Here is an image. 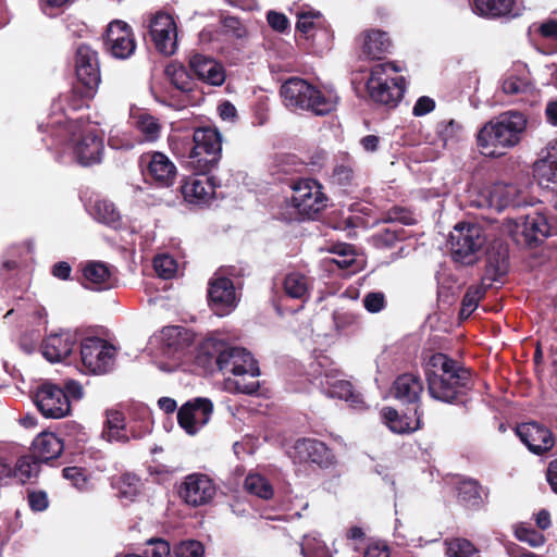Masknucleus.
Here are the masks:
<instances>
[{
    "instance_id": "f257e3e1",
    "label": "nucleus",
    "mask_w": 557,
    "mask_h": 557,
    "mask_svg": "<svg viewBox=\"0 0 557 557\" xmlns=\"http://www.w3.org/2000/svg\"><path fill=\"white\" fill-rule=\"evenodd\" d=\"M431 398L454 406H466L474 387L473 372L443 352L432 354L424 364Z\"/></svg>"
},
{
    "instance_id": "f03ea898",
    "label": "nucleus",
    "mask_w": 557,
    "mask_h": 557,
    "mask_svg": "<svg viewBox=\"0 0 557 557\" xmlns=\"http://www.w3.org/2000/svg\"><path fill=\"white\" fill-rule=\"evenodd\" d=\"M527 116L509 110L494 116L484 123L476 134V145L480 152L490 158H499L518 146L527 132Z\"/></svg>"
},
{
    "instance_id": "7ed1b4c3",
    "label": "nucleus",
    "mask_w": 557,
    "mask_h": 557,
    "mask_svg": "<svg viewBox=\"0 0 557 557\" xmlns=\"http://www.w3.org/2000/svg\"><path fill=\"white\" fill-rule=\"evenodd\" d=\"M280 95L285 107L290 110H304L324 116L336 108V102L331 97L300 77L286 79L280 88Z\"/></svg>"
},
{
    "instance_id": "20e7f679",
    "label": "nucleus",
    "mask_w": 557,
    "mask_h": 557,
    "mask_svg": "<svg viewBox=\"0 0 557 557\" xmlns=\"http://www.w3.org/2000/svg\"><path fill=\"white\" fill-rule=\"evenodd\" d=\"M389 71L398 73L400 69L394 62L379 63L372 66L366 88L372 101L395 108L404 97L406 79L404 76L389 77Z\"/></svg>"
},
{
    "instance_id": "39448f33",
    "label": "nucleus",
    "mask_w": 557,
    "mask_h": 557,
    "mask_svg": "<svg viewBox=\"0 0 557 557\" xmlns=\"http://www.w3.org/2000/svg\"><path fill=\"white\" fill-rule=\"evenodd\" d=\"M59 132L64 134V139L60 143L69 140L74 145V154L79 164L84 166L99 163L103 153V140L97 134L96 129H91L89 122L82 117L67 122Z\"/></svg>"
},
{
    "instance_id": "423d86ee",
    "label": "nucleus",
    "mask_w": 557,
    "mask_h": 557,
    "mask_svg": "<svg viewBox=\"0 0 557 557\" xmlns=\"http://www.w3.org/2000/svg\"><path fill=\"white\" fill-rule=\"evenodd\" d=\"M222 156V136L216 128L199 127L193 134L188 164L198 173L211 172Z\"/></svg>"
},
{
    "instance_id": "0eeeda50",
    "label": "nucleus",
    "mask_w": 557,
    "mask_h": 557,
    "mask_svg": "<svg viewBox=\"0 0 557 557\" xmlns=\"http://www.w3.org/2000/svg\"><path fill=\"white\" fill-rule=\"evenodd\" d=\"M98 87L99 86L89 85L88 83L82 84L75 82L69 92L61 95L52 102L51 109L53 115L49 117L46 125L40 124L39 129L42 132L51 129V133L54 134L55 127H58V129L63 128L67 122H71L66 115V110L77 111L84 107H88V102L96 96Z\"/></svg>"
},
{
    "instance_id": "6e6552de",
    "label": "nucleus",
    "mask_w": 557,
    "mask_h": 557,
    "mask_svg": "<svg viewBox=\"0 0 557 557\" xmlns=\"http://www.w3.org/2000/svg\"><path fill=\"white\" fill-rule=\"evenodd\" d=\"M486 243V236L481 225L475 223H460L450 234L451 257L462 264H471L475 255Z\"/></svg>"
},
{
    "instance_id": "1a4fd4ad",
    "label": "nucleus",
    "mask_w": 557,
    "mask_h": 557,
    "mask_svg": "<svg viewBox=\"0 0 557 557\" xmlns=\"http://www.w3.org/2000/svg\"><path fill=\"white\" fill-rule=\"evenodd\" d=\"M296 30L301 38L311 41V48L317 54H321L332 47L333 30L319 11L298 12Z\"/></svg>"
},
{
    "instance_id": "9d476101",
    "label": "nucleus",
    "mask_w": 557,
    "mask_h": 557,
    "mask_svg": "<svg viewBox=\"0 0 557 557\" xmlns=\"http://www.w3.org/2000/svg\"><path fill=\"white\" fill-rule=\"evenodd\" d=\"M292 203L298 213L307 219H314L326 208L327 197L322 185L313 178L292 180Z\"/></svg>"
},
{
    "instance_id": "9b49d317",
    "label": "nucleus",
    "mask_w": 557,
    "mask_h": 557,
    "mask_svg": "<svg viewBox=\"0 0 557 557\" xmlns=\"http://www.w3.org/2000/svg\"><path fill=\"white\" fill-rule=\"evenodd\" d=\"M290 458L295 463L315 466L322 470L333 468L337 461L332 448L311 437L298 438L292 447Z\"/></svg>"
},
{
    "instance_id": "f8f14e48",
    "label": "nucleus",
    "mask_w": 557,
    "mask_h": 557,
    "mask_svg": "<svg viewBox=\"0 0 557 557\" xmlns=\"http://www.w3.org/2000/svg\"><path fill=\"white\" fill-rule=\"evenodd\" d=\"M81 360L89 373H106L114 362L115 348L100 337H87L81 342Z\"/></svg>"
},
{
    "instance_id": "ddd939ff",
    "label": "nucleus",
    "mask_w": 557,
    "mask_h": 557,
    "mask_svg": "<svg viewBox=\"0 0 557 557\" xmlns=\"http://www.w3.org/2000/svg\"><path fill=\"white\" fill-rule=\"evenodd\" d=\"M139 168L146 181L158 187L172 186L177 175L173 161L160 151L143 153L139 157Z\"/></svg>"
},
{
    "instance_id": "4468645a",
    "label": "nucleus",
    "mask_w": 557,
    "mask_h": 557,
    "mask_svg": "<svg viewBox=\"0 0 557 557\" xmlns=\"http://www.w3.org/2000/svg\"><path fill=\"white\" fill-rule=\"evenodd\" d=\"M216 369L224 374H243L249 373L251 377L260 375L258 362L252 355L242 347L230 346L222 342L221 352L215 355Z\"/></svg>"
},
{
    "instance_id": "2eb2a0df",
    "label": "nucleus",
    "mask_w": 557,
    "mask_h": 557,
    "mask_svg": "<svg viewBox=\"0 0 557 557\" xmlns=\"http://www.w3.org/2000/svg\"><path fill=\"white\" fill-rule=\"evenodd\" d=\"M34 403L46 418L61 419L71 412V400L66 398V392L51 382H44L37 387Z\"/></svg>"
},
{
    "instance_id": "dca6fc26",
    "label": "nucleus",
    "mask_w": 557,
    "mask_h": 557,
    "mask_svg": "<svg viewBox=\"0 0 557 557\" xmlns=\"http://www.w3.org/2000/svg\"><path fill=\"white\" fill-rule=\"evenodd\" d=\"M103 44L106 50L115 59H128L136 50L132 27L121 20H114L108 25Z\"/></svg>"
},
{
    "instance_id": "f3484780",
    "label": "nucleus",
    "mask_w": 557,
    "mask_h": 557,
    "mask_svg": "<svg viewBox=\"0 0 557 557\" xmlns=\"http://www.w3.org/2000/svg\"><path fill=\"white\" fill-rule=\"evenodd\" d=\"M216 492L214 482L202 473H191L178 485L177 494L188 506L199 507L212 500Z\"/></svg>"
},
{
    "instance_id": "a211bd4d",
    "label": "nucleus",
    "mask_w": 557,
    "mask_h": 557,
    "mask_svg": "<svg viewBox=\"0 0 557 557\" xmlns=\"http://www.w3.org/2000/svg\"><path fill=\"white\" fill-rule=\"evenodd\" d=\"M550 235L552 226L547 218L540 212L527 214L516 223V240L525 247H537Z\"/></svg>"
},
{
    "instance_id": "6ab92c4d",
    "label": "nucleus",
    "mask_w": 557,
    "mask_h": 557,
    "mask_svg": "<svg viewBox=\"0 0 557 557\" xmlns=\"http://www.w3.org/2000/svg\"><path fill=\"white\" fill-rule=\"evenodd\" d=\"M213 412V403L209 398L197 397L185 403L177 412V422L187 434L194 435L207 424Z\"/></svg>"
},
{
    "instance_id": "aec40b11",
    "label": "nucleus",
    "mask_w": 557,
    "mask_h": 557,
    "mask_svg": "<svg viewBox=\"0 0 557 557\" xmlns=\"http://www.w3.org/2000/svg\"><path fill=\"white\" fill-rule=\"evenodd\" d=\"M515 433L531 453L539 456L548 453L555 445L550 429L535 421L517 424Z\"/></svg>"
},
{
    "instance_id": "412c9836",
    "label": "nucleus",
    "mask_w": 557,
    "mask_h": 557,
    "mask_svg": "<svg viewBox=\"0 0 557 557\" xmlns=\"http://www.w3.org/2000/svg\"><path fill=\"white\" fill-rule=\"evenodd\" d=\"M215 183L213 176L193 174L181 181L180 193L183 199L193 205H208L214 198Z\"/></svg>"
},
{
    "instance_id": "4be33fe9",
    "label": "nucleus",
    "mask_w": 557,
    "mask_h": 557,
    "mask_svg": "<svg viewBox=\"0 0 557 557\" xmlns=\"http://www.w3.org/2000/svg\"><path fill=\"white\" fill-rule=\"evenodd\" d=\"M74 69L76 82L92 86L101 83V73L98 52L89 45L81 44L74 54Z\"/></svg>"
},
{
    "instance_id": "5701e85b",
    "label": "nucleus",
    "mask_w": 557,
    "mask_h": 557,
    "mask_svg": "<svg viewBox=\"0 0 557 557\" xmlns=\"http://www.w3.org/2000/svg\"><path fill=\"white\" fill-rule=\"evenodd\" d=\"M208 301L215 314L224 317L236 307L234 283L226 276L212 278L209 282Z\"/></svg>"
},
{
    "instance_id": "b1692460",
    "label": "nucleus",
    "mask_w": 557,
    "mask_h": 557,
    "mask_svg": "<svg viewBox=\"0 0 557 557\" xmlns=\"http://www.w3.org/2000/svg\"><path fill=\"white\" fill-rule=\"evenodd\" d=\"M423 389L424 385L419 374L403 373L395 379L391 392L403 405L420 410Z\"/></svg>"
},
{
    "instance_id": "393cba45",
    "label": "nucleus",
    "mask_w": 557,
    "mask_h": 557,
    "mask_svg": "<svg viewBox=\"0 0 557 557\" xmlns=\"http://www.w3.org/2000/svg\"><path fill=\"white\" fill-rule=\"evenodd\" d=\"M359 39L361 41V54L368 60H382L388 53H392L393 41L388 33L369 28L361 32Z\"/></svg>"
},
{
    "instance_id": "a878e982",
    "label": "nucleus",
    "mask_w": 557,
    "mask_h": 557,
    "mask_svg": "<svg viewBox=\"0 0 557 557\" xmlns=\"http://www.w3.org/2000/svg\"><path fill=\"white\" fill-rule=\"evenodd\" d=\"M75 344V334L62 331L47 336L40 345V350L49 362L54 363L66 359L72 354Z\"/></svg>"
},
{
    "instance_id": "bb28decb",
    "label": "nucleus",
    "mask_w": 557,
    "mask_h": 557,
    "mask_svg": "<svg viewBox=\"0 0 557 557\" xmlns=\"http://www.w3.org/2000/svg\"><path fill=\"white\" fill-rule=\"evenodd\" d=\"M189 69L201 82L212 86H221L225 82V70L213 58L197 53L189 59Z\"/></svg>"
},
{
    "instance_id": "cd10ccee",
    "label": "nucleus",
    "mask_w": 557,
    "mask_h": 557,
    "mask_svg": "<svg viewBox=\"0 0 557 557\" xmlns=\"http://www.w3.org/2000/svg\"><path fill=\"white\" fill-rule=\"evenodd\" d=\"M382 416L388 429L397 434L412 433L422 426V412L414 408L408 407L407 411L400 414L395 408L385 407Z\"/></svg>"
},
{
    "instance_id": "c85d7f7f",
    "label": "nucleus",
    "mask_w": 557,
    "mask_h": 557,
    "mask_svg": "<svg viewBox=\"0 0 557 557\" xmlns=\"http://www.w3.org/2000/svg\"><path fill=\"white\" fill-rule=\"evenodd\" d=\"M330 183L347 190L357 185V165L348 152H341L335 157Z\"/></svg>"
},
{
    "instance_id": "c756f323",
    "label": "nucleus",
    "mask_w": 557,
    "mask_h": 557,
    "mask_svg": "<svg viewBox=\"0 0 557 557\" xmlns=\"http://www.w3.org/2000/svg\"><path fill=\"white\" fill-rule=\"evenodd\" d=\"M64 449V444L54 433L42 432L38 434L30 447V454L40 462H48L58 458Z\"/></svg>"
},
{
    "instance_id": "7c9ffc66",
    "label": "nucleus",
    "mask_w": 557,
    "mask_h": 557,
    "mask_svg": "<svg viewBox=\"0 0 557 557\" xmlns=\"http://www.w3.org/2000/svg\"><path fill=\"white\" fill-rule=\"evenodd\" d=\"M84 287L94 290H104L113 286L112 273L109 265L102 261H88L83 268Z\"/></svg>"
},
{
    "instance_id": "2f4dec72",
    "label": "nucleus",
    "mask_w": 557,
    "mask_h": 557,
    "mask_svg": "<svg viewBox=\"0 0 557 557\" xmlns=\"http://www.w3.org/2000/svg\"><path fill=\"white\" fill-rule=\"evenodd\" d=\"M472 10L485 18L513 17L518 15L516 0H473Z\"/></svg>"
},
{
    "instance_id": "473e14b6",
    "label": "nucleus",
    "mask_w": 557,
    "mask_h": 557,
    "mask_svg": "<svg viewBox=\"0 0 557 557\" xmlns=\"http://www.w3.org/2000/svg\"><path fill=\"white\" fill-rule=\"evenodd\" d=\"M3 465L9 469L8 485L13 479L25 484L32 479H36L40 472V462L32 454L21 456L14 467H11L4 459Z\"/></svg>"
},
{
    "instance_id": "72a5a7b5",
    "label": "nucleus",
    "mask_w": 557,
    "mask_h": 557,
    "mask_svg": "<svg viewBox=\"0 0 557 557\" xmlns=\"http://www.w3.org/2000/svg\"><path fill=\"white\" fill-rule=\"evenodd\" d=\"M533 175L545 187L549 183H557V141L547 148L545 157L534 163Z\"/></svg>"
},
{
    "instance_id": "f704fd0d",
    "label": "nucleus",
    "mask_w": 557,
    "mask_h": 557,
    "mask_svg": "<svg viewBox=\"0 0 557 557\" xmlns=\"http://www.w3.org/2000/svg\"><path fill=\"white\" fill-rule=\"evenodd\" d=\"M107 420L102 431V436L109 442L115 441L127 443L129 441L126 434L125 416L122 411L110 409L106 411Z\"/></svg>"
},
{
    "instance_id": "c9c22d12",
    "label": "nucleus",
    "mask_w": 557,
    "mask_h": 557,
    "mask_svg": "<svg viewBox=\"0 0 557 557\" xmlns=\"http://www.w3.org/2000/svg\"><path fill=\"white\" fill-rule=\"evenodd\" d=\"M282 285L285 295L289 298L301 301H307L309 298V277L299 272L286 274Z\"/></svg>"
},
{
    "instance_id": "e433bc0d",
    "label": "nucleus",
    "mask_w": 557,
    "mask_h": 557,
    "mask_svg": "<svg viewBox=\"0 0 557 557\" xmlns=\"http://www.w3.org/2000/svg\"><path fill=\"white\" fill-rule=\"evenodd\" d=\"M458 502L467 508H479L482 503L481 485L476 480L469 479L458 483Z\"/></svg>"
},
{
    "instance_id": "4c0bfd02",
    "label": "nucleus",
    "mask_w": 557,
    "mask_h": 557,
    "mask_svg": "<svg viewBox=\"0 0 557 557\" xmlns=\"http://www.w3.org/2000/svg\"><path fill=\"white\" fill-rule=\"evenodd\" d=\"M134 125L141 135L140 144L153 143L160 137L161 124L159 120L149 113H139L134 117Z\"/></svg>"
},
{
    "instance_id": "58836bf2",
    "label": "nucleus",
    "mask_w": 557,
    "mask_h": 557,
    "mask_svg": "<svg viewBox=\"0 0 557 557\" xmlns=\"http://www.w3.org/2000/svg\"><path fill=\"white\" fill-rule=\"evenodd\" d=\"M95 219L114 230L122 226V216L114 203L109 200H97L92 207Z\"/></svg>"
},
{
    "instance_id": "ea45409f",
    "label": "nucleus",
    "mask_w": 557,
    "mask_h": 557,
    "mask_svg": "<svg viewBox=\"0 0 557 557\" xmlns=\"http://www.w3.org/2000/svg\"><path fill=\"white\" fill-rule=\"evenodd\" d=\"M406 237L407 235L404 227L391 225L374 233L371 236V243L379 249H388L395 247L398 242L404 240Z\"/></svg>"
},
{
    "instance_id": "a19ab883",
    "label": "nucleus",
    "mask_w": 557,
    "mask_h": 557,
    "mask_svg": "<svg viewBox=\"0 0 557 557\" xmlns=\"http://www.w3.org/2000/svg\"><path fill=\"white\" fill-rule=\"evenodd\" d=\"M222 341L208 339L203 342L197 351L196 363L207 371H214L216 369L215 355L221 352Z\"/></svg>"
},
{
    "instance_id": "79ce46f5",
    "label": "nucleus",
    "mask_w": 557,
    "mask_h": 557,
    "mask_svg": "<svg viewBox=\"0 0 557 557\" xmlns=\"http://www.w3.org/2000/svg\"><path fill=\"white\" fill-rule=\"evenodd\" d=\"M446 555L448 557H481L480 549L465 537L446 541Z\"/></svg>"
},
{
    "instance_id": "37998d69",
    "label": "nucleus",
    "mask_w": 557,
    "mask_h": 557,
    "mask_svg": "<svg viewBox=\"0 0 557 557\" xmlns=\"http://www.w3.org/2000/svg\"><path fill=\"white\" fill-rule=\"evenodd\" d=\"M509 268L507 256L490 255L485 265L483 281L499 282L507 274Z\"/></svg>"
},
{
    "instance_id": "c03bdc74",
    "label": "nucleus",
    "mask_w": 557,
    "mask_h": 557,
    "mask_svg": "<svg viewBox=\"0 0 557 557\" xmlns=\"http://www.w3.org/2000/svg\"><path fill=\"white\" fill-rule=\"evenodd\" d=\"M141 480L135 473H123L119 480L116 481V490L119 492V496L123 498H127L133 500L137 495H139L141 491Z\"/></svg>"
},
{
    "instance_id": "a18cd8bd",
    "label": "nucleus",
    "mask_w": 557,
    "mask_h": 557,
    "mask_svg": "<svg viewBox=\"0 0 557 557\" xmlns=\"http://www.w3.org/2000/svg\"><path fill=\"white\" fill-rule=\"evenodd\" d=\"M164 72L178 91L187 94L193 90V81L184 66L171 64L165 67Z\"/></svg>"
},
{
    "instance_id": "49530a36",
    "label": "nucleus",
    "mask_w": 557,
    "mask_h": 557,
    "mask_svg": "<svg viewBox=\"0 0 557 557\" xmlns=\"http://www.w3.org/2000/svg\"><path fill=\"white\" fill-rule=\"evenodd\" d=\"M513 534L518 541L527 543L531 547H540L545 543L544 534L528 522L517 523L513 527Z\"/></svg>"
},
{
    "instance_id": "de8ad7c7",
    "label": "nucleus",
    "mask_w": 557,
    "mask_h": 557,
    "mask_svg": "<svg viewBox=\"0 0 557 557\" xmlns=\"http://www.w3.org/2000/svg\"><path fill=\"white\" fill-rule=\"evenodd\" d=\"M245 488L252 495L262 499L273 497L274 491L270 482L260 474H249L245 479Z\"/></svg>"
},
{
    "instance_id": "09e8293b",
    "label": "nucleus",
    "mask_w": 557,
    "mask_h": 557,
    "mask_svg": "<svg viewBox=\"0 0 557 557\" xmlns=\"http://www.w3.org/2000/svg\"><path fill=\"white\" fill-rule=\"evenodd\" d=\"M274 168V174L282 181L283 177L281 175L301 173L306 169V164L295 154H284L277 159Z\"/></svg>"
},
{
    "instance_id": "8fccbe9b",
    "label": "nucleus",
    "mask_w": 557,
    "mask_h": 557,
    "mask_svg": "<svg viewBox=\"0 0 557 557\" xmlns=\"http://www.w3.org/2000/svg\"><path fill=\"white\" fill-rule=\"evenodd\" d=\"M108 144L116 150H131L140 144V138L134 136L131 132L113 128L110 131Z\"/></svg>"
},
{
    "instance_id": "3c124183",
    "label": "nucleus",
    "mask_w": 557,
    "mask_h": 557,
    "mask_svg": "<svg viewBox=\"0 0 557 557\" xmlns=\"http://www.w3.org/2000/svg\"><path fill=\"white\" fill-rule=\"evenodd\" d=\"M176 29H166L161 34L151 35L154 48L163 55H172L176 50Z\"/></svg>"
},
{
    "instance_id": "603ef678",
    "label": "nucleus",
    "mask_w": 557,
    "mask_h": 557,
    "mask_svg": "<svg viewBox=\"0 0 557 557\" xmlns=\"http://www.w3.org/2000/svg\"><path fill=\"white\" fill-rule=\"evenodd\" d=\"M235 379L227 377V384L234 388L236 393L252 395L259 387L257 377H251L249 373L233 374Z\"/></svg>"
},
{
    "instance_id": "864d4df0",
    "label": "nucleus",
    "mask_w": 557,
    "mask_h": 557,
    "mask_svg": "<svg viewBox=\"0 0 557 557\" xmlns=\"http://www.w3.org/2000/svg\"><path fill=\"white\" fill-rule=\"evenodd\" d=\"M62 475L64 479L69 480L73 486H75L79 491H86L89 483L88 472L85 468L82 467H65L62 470Z\"/></svg>"
},
{
    "instance_id": "5fc2aeb1",
    "label": "nucleus",
    "mask_w": 557,
    "mask_h": 557,
    "mask_svg": "<svg viewBox=\"0 0 557 557\" xmlns=\"http://www.w3.org/2000/svg\"><path fill=\"white\" fill-rule=\"evenodd\" d=\"M153 269L158 276L171 278L177 271V262L169 255H159L153 259Z\"/></svg>"
},
{
    "instance_id": "6e6d98bb",
    "label": "nucleus",
    "mask_w": 557,
    "mask_h": 557,
    "mask_svg": "<svg viewBox=\"0 0 557 557\" xmlns=\"http://www.w3.org/2000/svg\"><path fill=\"white\" fill-rule=\"evenodd\" d=\"M462 129L461 125L455 120L440 122L436 126L438 138L445 147L448 141L457 139L459 132Z\"/></svg>"
},
{
    "instance_id": "4d7b16f0",
    "label": "nucleus",
    "mask_w": 557,
    "mask_h": 557,
    "mask_svg": "<svg viewBox=\"0 0 557 557\" xmlns=\"http://www.w3.org/2000/svg\"><path fill=\"white\" fill-rule=\"evenodd\" d=\"M176 557H203L205 547L196 540L183 541L174 548Z\"/></svg>"
},
{
    "instance_id": "13d9d810",
    "label": "nucleus",
    "mask_w": 557,
    "mask_h": 557,
    "mask_svg": "<svg viewBox=\"0 0 557 557\" xmlns=\"http://www.w3.org/2000/svg\"><path fill=\"white\" fill-rule=\"evenodd\" d=\"M385 222L394 223L399 222L404 225H411L414 223V218L410 210L404 207L394 206L384 213Z\"/></svg>"
},
{
    "instance_id": "bf43d9fd",
    "label": "nucleus",
    "mask_w": 557,
    "mask_h": 557,
    "mask_svg": "<svg viewBox=\"0 0 557 557\" xmlns=\"http://www.w3.org/2000/svg\"><path fill=\"white\" fill-rule=\"evenodd\" d=\"M38 2L41 11L46 15L54 17L69 9L75 0H38Z\"/></svg>"
},
{
    "instance_id": "052dcab7",
    "label": "nucleus",
    "mask_w": 557,
    "mask_h": 557,
    "mask_svg": "<svg viewBox=\"0 0 557 557\" xmlns=\"http://www.w3.org/2000/svg\"><path fill=\"white\" fill-rule=\"evenodd\" d=\"M166 29H176L174 18L170 14L164 12L157 13L149 25L150 36L154 34H161V32H164Z\"/></svg>"
},
{
    "instance_id": "680f3d73",
    "label": "nucleus",
    "mask_w": 557,
    "mask_h": 557,
    "mask_svg": "<svg viewBox=\"0 0 557 557\" xmlns=\"http://www.w3.org/2000/svg\"><path fill=\"white\" fill-rule=\"evenodd\" d=\"M502 89L507 95L523 94L529 89V82L518 75H509L503 81Z\"/></svg>"
},
{
    "instance_id": "e2e57ef3",
    "label": "nucleus",
    "mask_w": 557,
    "mask_h": 557,
    "mask_svg": "<svg viewBox=\"0 0 557 557\" xmlns=\"http://www.w3.org/2000/svg\"><path fill=\"white\" fill-rule=\"evenodd\" d=\"M486 287L483 285H470L461 300L465 307L476 309L480 300L485 296Z\"/></svg>"
},
{
    "instance_id": "0e129e2a",
    "label": "nucleus",
    "mask_w": 557,
    "mask_h": 557,
    "mask_svg": "<svg viewBox=\"0 0 557 557\" xmlns=\"http://www.w3.org/2000/svg\"><path fill=\"white\" fill-rule=\"evenodd\" d=\"M27 502L29 508L35 512L44 511L49 506L48 495L45 491L28 490Z\"/></svg>"
},
{
    "instance_id": "69168bd1",
    "label": "nucleus",
    "mask_w": 557,
    "mask_h": 557,
    "mask_svg": "<svg viewBox=\"0 0 557 557\" xmlns=\"http://www.w3.org/2000/svg\"><path fill=\"white\" fill-rule=\"evenodd\" d=\"M40 339V333L36 329H30L24 332L18 339L21 349L26 354H33Z\"/></svg>"
},
{
    "instance_id": "338daca9",
    "label": "nucleus",
    "mask_w": 557,
    "mask_h": 557,
    "mask_svg": "<svg viewBox=\"0 0 557 557\" xmlns=\"http://www.w3.org/2000/svg\"><path fill=\"white\" fill-rule=\"evenodd\" d=\"M386 304L385 296L381 292H372L364 296L363 306L371 313H377L384 309Z\"/></svg>"
},
{
    "instance_id": "774afa93",
    "label": "nucleus",
    "mask_w": 557,
    "mask_h": 557,
    "mask_svg": "<svg viewBox=\"0 0 557 557\" xmlns=\"http://www.w3.org/2000/svg\"><path fill=\"white\" fill-rule=\"evenodd\" d=\"M539 35L547 40L555 42V51H557V21L547 20L542 23L537 29Z\"/></svg>"
}]
</instances>
